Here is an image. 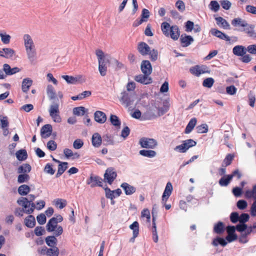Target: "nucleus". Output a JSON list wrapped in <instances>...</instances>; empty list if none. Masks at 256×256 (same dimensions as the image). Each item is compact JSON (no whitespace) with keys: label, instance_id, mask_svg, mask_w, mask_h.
<instances>
[{"label":"nucleus","instance_id":"nucleus-2","mask_svg":"<svg viewBox=\"0 0 256 256\" xmlns=\"http://www.w3.org/2000/svg\"><path fill=\"white\" fill-rule=\"evenodd\" d=\"M96 54L98 59L99 72L102 76H104L106 75L107 71L106 63L110 62L112 58L110 55L104 54L100 50H96Z\"/></svg>","mask_w":256,"mask_h":256},{"label":"nucleus","instance_id":"nucleus-27","mask_svg":"<svg viewBox=\"0 0 256 256\" xmlns=\"http://www.w3.org/2000/svg\"><path fill=\"white\" fill-rule=\"evenodd\" d=\"M46 92L50 100H54L56 98V92L54 87L51 84H48L46 88Z\"/></svg>","mask_w":256,"mask_h":256},{"label":"nucleus","instance_id":"nucleus-3","mask_svg":"<svg viewBox=\"0 0 256 256\" xmlns=\"http://www.w3.org/2000/svg\"><path fill=\"white\" fill-rule=\"evenodd\" d=\"M161 29L164 36H170L174 40L180 37V32L178 27L176 25L170 26L167 22H163L161 24Z\"/></svg>","mask_w":256,"mask_h":256},{"label":"nucleus","instance_id":"nucleus-49","mask_svg":"<svg viewBox=\"0 0 256 256\" xmlns=\"http://www.w3.org/2000/svg\"><path fill=\"white\" fill-rule=\"evenodd\" d=\"M0 37L3 44H6L10 42L11 36L6 32H0Z\"/></svg>","mask_w":256,"mask_h":256},{"label":"nucleus","instance_id":"nucleus-20","mask_svg":"<svg viewBox=\"0 0 256 256\" xmlns=\"http://www.w3.org/2000/svg\"><path fill=\"white\" fill-rule=\"evenodd\" d=\"M52 132V127L50 124H47L43 126L40 130L41 136L43 138H47L49 137Z\"/></svg>","mask_w":256,"mask_h":256},{"label":"nucleus","instance_id":"nucleus-37","mask_svg":"<svg viewBox=\"0 0 256 256\" xmlns=\"http://www.w3.org/2000/svg\"><path fill=\"white\" fill-rule=\"evenodd\" d=\"M30 190L29 186L26 184H22L18 188V192L21 196H26L30 192Z\"/></svg>","mask_w":256,"mask_h":256},{"label":"nucleus","instance_id":"nucleus-12","mask_svg":"<svg viewBox=\"0 0 256 256\" xmlns=\"http://www.w3.org/2000/svg\"><path fill=\"white\" fill-rule=\"evenodd\" d=\"M190 71L192 74H194L198 76H200L201 74L210 72V71L208 67L205 66H194L191 68L190 70Z\"/></svg>","mask_w":256,"mask_h":256},{"label":"nucleus","instance_id":"nucleus-50","mask_svg":"<svg viewBox=\"0 0 256 256\" xmlns=\"http://www.w3.org/2000/svg\"><path fill=\"white\" fill-rule=\"evenodd\" d=\"M30 180V176L28 174H21L18 176V182L20 184L26 182Z\"/></svg>","mask_w":256,"mask_h":256},{"label":"nucleus","instance_id":"nucleus-13","mask_svg":"<svg viewBox=\"0 0 256 256\" xmlns=\"http://www.w3.org/2000/svg\"><path fill=\"white\" fill-rule=\"evenodd\" d=\"M149 76L146 74H139L134 77V80L144 84H150L152 82V79Z\"/></svg>","mask_w":256,"mask_h":256},{"label":"nucleus","instance_id":"nucleus-63","mask_svg":"<svg viewBox=\"0 0 256 256\" xmlns=\"http://www.w3.org/2000/svg\"><path fill=\"white\" fill-rule=\"evenodd\" d=\"M239 218L238 214L236 212H232L230 216V220L233 223H236L239 221Z\"/></svg>","mask_w":256,"mask_h":256},{"label":"nucleus","instance_id":"nucleus-14","mask_svg":"<svg viewBox=\"0 0 256 256\" xmlns=\"http://www.w3.org/2000/svg\"><path fill=\"white\" fill-rule=\"evenodd\" d=\"M102 180L98 176H90V178L87 180V184H90L92 188L96 186H102Z\"/></svg>","mask_w":256,"mask_h":256},{"label":"nucleus","instance_id":"nucleus-42","mask_svg":"<svg viewBox=\"0 0 256 256\" xmlns=\"http://www.w3.org/2000/svg\"><path fill=\"white\" fill-rule=\"evenodd\" d=\"M59 254V249L57 247H53L46 250V254L48 256H58Z\"/></svg>","mask_w":256,"mask_h":256},{"label":"nucleus","instance_id":"nucleus-39","mask_svg":"<svg viewBox=\"0 0 256 256\" xmlns=\"http://www.w3.org/2000/svg\"><path fill=\"white\" fill-rule=\"evenodd\" d=\"M224 230V226L223 222H218L215 224L214 227V232L220 234L222 233Z\"/></svg>","mask_w":256,"mask_h":256},{"label":"nucleus","instance_id":"nucleus-58","mask_svg":"<svg viewBox=\"0 0 256 256\" xmlns=\"http://www.w3.org/2000/svg\"><path fill=\"white\" fill-rule=\"evenodd\" d=\"M44 171L46 174H48L51 175L54 174L55 172V170L52 168V166L50 164H47L46 165Z\"/></svg>","mask_w":256,"mask_h":256},{"label":"nucleus","instance_id":"nucleus-61","mask_svg":"<svg viewBox=\"0 0 256 256\" xmlns=\"http://www.w3.org/2000/svg\"><path fill=\"white\" fill-rule=\"evenodd\" d=\"M236 206L240 210H244L248 206L246 202L244 200H240L237 202Z\"/></svg>","mask_w":256,"mask_h":256},{"label":"nucleus","instance_id":"nucleus-32","mask_svg":"<svg viewBox=\"0 0 256 256\" xmlns=\"http://www.w3.org/2000/svg\"><path fill=\"white\" fill-rule=\"evenodd\" d=\"M31 166L28 164H24L20 166L18 168V174H27L31 170Z\"/></svg>","mask_w":256,"mask_h":256},{"label":"nucleus","instance_id":"nucleus-4","mask_svg":"<svg viewBox=\"0 0 256 256\" xmlns=\"http://www.w3.org/2000/svg\"><path fill=\"white\" fill-rule=\"evenodd\" d=\"M121 96L120 100L124 106L131 108L134 106V102L136 99V95L134 94L124 92L121 93Z\"/></svg>","mask_w":256,"mask_h":256},{"label":"nucleus","instance_id":"nucleus-17","mask_svg":"<svg viewBox=\"0 0 256 256\" xmlns=\"http://www.w3.org/2000/svg\"><path fill=\"white\" fill-rule=\"evenodd\" d=\"M141 70L144 74L150 75L152 72V67L148 60H143L141 64Z\"/></svg>","mask_w":256,"mask_h":256},{"label":"nucleus","instance_id":"nucleus-40","mask_svg":"<svg viewBox=\"0 0 256 256\" xmlns=\"http://www.w3.org/2000/svg\"><path fill=\"white\" fill-rule=\"evenodd\" d=\"M16 157L18 160L22 161L26 159L28 154L25 150H18L16 154Z\"/></svg>","mask_w":256,"mask_h":256},{"label":"nucleus","instance_id":"nucleus-53","mask_svg":"<svg viewBox=\"0 0 256 256\" xmlns=\"http://www.w3.org/2000/svg\"><path fill=\"white\" fill-rule=\"evenodd\" d=\"M234 156L231 154H228L226 156V158L224 159L222 162V166H229L234 158Z\"/></svg>","mask_w":256,"mask_h":256},{"label":"nucleus","instance_id":"nucleus-15","mask_svg":"<svg viewBox=\"0 0 256 256\" xmlns=\"http://www.w3.org/2000/svg\"><path fill=\"white\" fill-rule=\"evenodd\" d=\"M0 56L6 58L12 59L16 56V52L12 48H4L0 50Z\"/></svg>","mask_w":256,"mask_h":256},{"label":"nucleus","instance_id":"nucleus-57","mask_svg":"<svg viewBox=\"0 0 256 256\" xmlns=\"http://www.w3.org/2000/svg\"><path fill=\"white\" fill-rule=\"evenodd\" d=\"M176 6L181 12H183L185 10V4L182 0H178L176 3Z\"/></svg>","mask_w":256,"mask_h":256},{"label":"nucleus","instance_id":"nucleus-5","mask_svg":"<svg viewBox=\"0 0 256 256\" xmlns=\"http://www.w3.org/2000/svg\"><path fill=\"white\" fill-rule=\"evenodd\" d=\"M46 230L48 232H54L56 236L61 235L63 232V228L60 226H58V223L54 222V218H51L46 226Z\"/></svg>","mask_w":256,"mask_h":256},{"label":"nucleus","instance_id":"nucleus-48","mask_svg":"<svg viewBox=\"0 0 256 256\" xmlns=\"http://www.w3.org/2000/svg\"><path fill=\"white\" fill-rule=\"evenodd\" d=\"M56 206L58 207L59 208L62 209L66 205V200L64 199L57 198L54 200Z\"/></svg>","mask_w":256,"mask_h":256},{"label":"nucleus","instance_id":"nucleus-10","mask_svg":"<svg viewBox=\"0 0 256 256\" xmlns=\"http://www.w3.org/2000/svg\"><path fill=\"white\" fill-rule=\"evenodd\" d=\"M62 78L68 84H82L86 80L84 78L82 75H77L75 76L63 75Z\"/></svg>","mask_w":256,"mask_h":256},{"label":"nucleus","instance_id":"nucleus-34","mask_svg":"<svg viewBox=\"0 0 256 256\" xmlns=\"http://www.w3.org/2000/svg\"><path fill=\"white\" fill-rule=\"evenodd\" d=\"M197 120L196 118H192L185 129V133L186 134H190L194 129L196 124Z\"/></svg>","mask_w":256,"mask_h":256},{"label":"nucleus","instance_id":"nucleus-43","mask_svg":"<svg viewBox=\"0 0 256 256\" xmlns=\"http://www.w3.org/2000/svg\"><path fill=\"white\" fill-rule=\"evenodd\" d=\"M73 114L78 116H84L86 112V108L84 106L76 107L73 108Z\"/></svg>","mask_w":256,"mask_h":256},{"label":"nucleus","instance_id":"nucleus-55","mask_svg":"<svg viewBox=\"0 0 256 256\" xmlns=\"http://www.w3.org/2000/svg\"><path fill=\"white\" fill-rule=\"evenodd\" d=\"M210 6V8L215 12L218 11L220 8V5L215 0L211 1Z\"/></svg>","mask_w":256,"mask_h":256},{"label":"nucleus","instance_id":"nucleus-52","mask_svg":"<svg viewBox=\"0 0 256 256\" xmlns=\"http://www.w3.org/2000/svg\"><path fill=\"white\" fill-rule=\"evenodd\" d=\"M214 80L212 78H208L205 79L202 83L204 87L210 88L214 84Z\"/></svg>","mask_w":256,"mask_h":256},{"label":"nucleus","instance_id":"nucleus-44","mask_svg":"<svg viewBox=\"0 0 256 256\" xmlns=\"http://www.w3.org/2000/svg\"><path fill=\"white\" fill-rule=\"evenodd\" d=\"M212 244L214 246H218V244H220L222 246H224L227 244L228 242L224 239L218 237L213 240Z\"/></svg>","mask_w":256,"mask_h":256},{"label":"nucleus","instance_id":"nucleus-8","mask_svg":"<svg viewBox=\"0 0 256 256\" xmlns=\"http://www.w3.org/2000/svg\"><path fill=\"white\" fill-rule=\"evenodd\" d=\"M50 116L53 120L58 123L61 122V118L59 114V104L58 103H54L52 104L48 110Z\"/></svg>","mask_w":256,"mask_h":256},{"label":"nucleus","instance_id":"nucleus-18","mask_svg":"<svg viewBox=\"0 0 256 256\" xmlns=\"http://www.w3.org/2000/svg\"><path fill=\"white\" fill-rule=\"evenodd\" d=\"M106 196L107 198L113 200L114 198L120 196L122 191L120 188L115 190H110V189L106 188L105 189Z\"/></svg>","mask_w":256,"mask_h":256},{"label":"nucleus","instance_id":"nucleus-11","mask_svg":"<svg viewBox=\"0 0 256 256\" xmlns=\"http://www.w3.org/2000/svg\"><path fill=\"white\" fill-rule=\"evenodd\" d=\"M116 176L117 174L114 170L112 168H109L106 170L104 174V180L110 184L116 178Z\"/></svg>","mask_w":256,"mask_h":256},{"label":"nucleus","instance_id":"nucleus-59","mask_svg":"<svg viewBox=\"0 0 256 256\" xmlns=\"http://www.w3.org/2000/svg\"><path fill=\"white\" fill-rule=\"evenodd\" d=\"M152 60L155 61L158 59V52L156 50L153 49L150 50L148 54Z\"/></svg>","mask_w":256,"mask_h":256},{"label":"nucleus","instance_id":"nucleus-25","mask_svg":"<svg viewBox=\"0 0 256 256\" xmlns=\"http://www.w3.org/2000/svg\"><path fill=\"white\" fill-rule=\"evenodd\" d=\"M92 142L94 146L98 148L102 144V137L100 135L98 132L93 134Z\"/></svg>","mask_w":256,"mask_h":256},{"label":"nucleus","instance_id":"nucleus-36","mask_svg":"<svg viewBox=\"0 0 256 256\" xmlns=\"http://www.w3.org/2000/svg\"><path fill=\"white\" fill-rule=\"evenodd\" d=\"M25 224L28 228H33L36 224L35 218L32 215L28 216L24 220Z\"/></svg>","mask_w":256,"mask_h":256},{"label":"nucleus","instance_id":"nucleus-9","mask_svg":"<svg viewBox=\"0 0 256 256\" xmlns=\"http://www.w3.org/2000/svg\"><path fill=\"white\" fill-rule=\"evenodd\" d=\"M139 144L143 148L153 149L158 146V142L155 139L144 137L140 140Z\"/></svg>","mask_w":256,"mask_h":256},{"label":"nucleus","instance_id":"nucleus-38","mask_svg":"<svg viewBox=\"0 0 256 256\" xmlns=\"http://www.w3.org/2000/svg\"><path fill=\"white\" fill-rule=\"evenodd\" d=\"M68 164L67 162H60L58 166V172L56 174V177L60 176L68 168Z\"/></svg>","mask_w":256,"mask_h":256},{"label":"nucleus","instance_id":"nucleus-60","mask_svg":"<svg viewBox=\"0 0 256 256\" xmlns=\"http://www.w3.org/2000/svg\"><path fill=\"white\" fill-rule=\"evenodd\" d=\"M249 104L250 106L254 107V102L256 101L255 95L252 92H250L248 95Z\"/></svg>","mask_w":256,"mask_h":256},{"label":"nucleus","instance_id":"nucleus-47","mask_svg":"<svg viewBox=\"0 0 256 256\" xmlns=\"http://www.w3.org/2000/svg\"><path fill=\"white\" fill-rule=\"evenodd\" d=\"M170 104L168 102H164V106L162 108H158V114L159 116L163 115L165 114L169 109Z\"/></svg>","mask_w":256,"mask_h":256},{"label":"nucleus","instance_id":"nucleus-26","mask_svg":"<svg viewBox=\"0 0 256 256\" xmlns=\"http://www.w3.org/2000/svg\"><path fill=\"white\" fill-rule=\"evenodd\" d=\"M121 187L124 190L126 195H130L136 192V188L128 183L124 182L121 184Z\"/></svg>","mask_w":256,"mask_h":256},{"label":"nucleus","instance_id":"nucleus-51","mask_svg":"<svg viewBox=\"0 0 256 256\" xmlns=\"http://www.w3.org/2000/svg\"><path fill=\"white\" fill-rule=\"evenodd\" d=\"M197 132L199 134L206 133L208 132V126L206 124H202L196 128Z\"/></svg>","mask_w":256,"mask_h":256},{"label":"nucleus","instance_id":"nucleus-35","mask_svg":"<svg viewBox=\"0 0 256 256\" xmlns=\"http://www.w3.org/2000/svg\"><path fill=\"white\" fill-rule=\"evenodd\" d=\"M244 196L246 198H254L256 200V184L253 186L252 190H246Z\"/></svg>","mask_w":256,"mask_h":256},{"label":"nucleus","instance_id":"nucleus-62","mask_svg":"<svg viewBox=\"0 0 256 256\" xmlns=\"http://www.w3.org/2000/svg\"><path fill=\"white\" fill-rule=\"evenodd\" d=\"M37 221L40 224H43L46 222V216L44 214H41L37 216Z\"/></svg>","mask_w":256,"mask_h":256},{"label":"nucleus","instance_id":"nucleus-21","mask_svg":"<svg viewBox=\"0 0 256 256\" xmlns=\"http://www.w3.org/2000/svg\"><path fill=\"white\" fill-rule=\"evenodd\" d=\"M210 32L213 36H214L222 40H224L226 41H230V38L228 36L222 32L216 30V28H212L210 30Z\"/></svg>","mask_w":256,"mask_h":256},{"label":"nucleus","instance_id":"nucleus-16","mask_svg":"<svg viewBox=\"0 0 256 256\" xmlns=\"http://www.w3.org/2000/svg\"><path fill=\"white\" fill-rule=\"evenodd\" d=\"M150 50L148 45L144 42H140L138 46V52L142 56L148 55Z\"/></svg>","mask_w":256,"mask_h":256},{"label":"nucleus","instance_id":"nucleus-46","mask_svg":"<svg viewBox=\"0 0 256 256\" xmlns=\"http://www.w3.org/2000/svg\"><path fill=\"white\" fill-rule=\"evenodd\" d=\"M110 122L111 124L116 126V127H120V120L114 114H111L110 118Z\"/></svg>","mask_w":256,"mask_h":256},{"label":"nucleus","instance_id":"nucleus-33","mask_svg":"<svg viewBox=\"0 0 256 256\" xmlns=\"http://www.w3.org/2000/svg\"><path fill=\"white\" fill-rule=\"evenodd\" d=\"M140 154L144 156L148 157L149 158H152L156 156V151L149 150H142L139 152Z\"/></svg>","mask_w":256,"mask_h":256},{"label":"nucleus","instance_id":"nucleus-24","mask_svg":"<svg viewBox=\"0 0 256 256\" xmlns=\"http://www.w3.org/2000/svg\"><path fill=\"white\" fill-rule=\"evenodd\" d=\"M32 84V80L30 78H24L22 84V90L24 92H27Z\"/></svg>","mask_w":256,"mask_h":256},{"label":"nucleus","instance_id":"nucleus-54","mask_svg":"<svg viewBox=\"0 0 256 256\" xmlns=\"http://www.w3.org/2000/svg\"><path fill=\"white\" fill-rule=\"evenodd\" d=\"M172 184L170 182H168L166 184V185L165 188V189H164L163 194L170 196L172 192Z\"/></svg>","mask_w":256,"mask_h":256},{"label":"nucleus","instance_id":"nucleus-23","mask_svg":"<svg viewBox=\"0 0 256 256\" xmlns=\"http://www.w3.org/2000/svg\"><path fill=\"white\" fill-rule=\"evenodd\" d=\"M246 51L247 48H246L242 46H236L232 49L234 54L238 56H242L244 55Z\"/></svg>","mask_w":256,"mask_h":256},{"label":"nucleus","instance_id":"nucleus-6","mask_svg":"<svg viewBox=\"0 0 256 256\" xmlns=\"http://www.w3.org/2000/svg\"><path fill=\"white\" fill-rule=\"evenodd\" d=\"M18 204L23 207L25 212L28 214H32L36 208L34 202L30 203L26 198L22 197L17 201Z\"/></svg>","mask_w":256,"mask_h":256},{"label":"nucleus","instance_id":"nucleus-30","mask_svg":"<svg viewBox=\"0 0 256 256\" xmlns=\"http://www.w3.org/2000/svg\"><path fill=\"white\" fill-rule=\"evenodd\" d=\"M232 24L234 26H242L244 28L245 26H248V23L247 22L240 18H234L232 21Z\"/></svg>","mask_w":256,"mask_h":256},{"label":"nucleus","instance_id":"nucleus-45","mask_svg":"<svg viewBox=\"0 0 256 256\" xmlns=\"http://www.w3.org/2000/svg\"><path fill=\"white\" fill-rule=\"evenodd\" d=\"M130 228L133 230V235L134 237H137L139 233V224L138 222H134L130 225Z\"/></svg>","mask_w":256,"mask_h":256},{"label":"nucleus","instance_id":"nucleus-31","mask_svg":"<svg viewBox=\"0 0 256 256\" xmlns=\"http://www.w3.org/2000/svg\"><path fill=\"white\" fill-rule=\"evenodd\" d=\"M243 30L249 36L252 38H256V32L254 30V26L252 25H249L248 24V26H245Z\"/></svg>","mask_w":256,"mask_h":256},{"label":"nucleus","instance_id":"nucleus-19","mask_svg":"<svg viewBox=\"0 0 256 256\" xmlns=\"http://www.w3.org/2000/svg\"><path fill=\"white\" fill-rule=\"evenodd\" d=\"M94 118L95 120L99 124H104L106 120V114L101 111H96L94 114Z\"/></svg>","mask_w":256,"mask_h":256},{"label":"nucleus","instance_id":"nucleus-1","mask_svg":"<svg viewBox=\"0 0 256 256\" xmlns=\"http://www.w3.org/2000/svg\"><path fill=\"white\" fill-rule=\"evenodd\" d=\"M23 40L28 58L32 64H34L36 60V52L33 40L30 34H24Z\"/></svg>","mask_w":256,"mask_h":256},{"label":"nucleus","instance_id":"nucleus-22","mask_svg":"<svg viewBox=\"0 0 256 256\" xmlns=\"http://www.w3.org/2000/svg\"><path fill=\"white\" fill-rule=\"evenodd\" d=\"M180 40L182 46L184 47L188 46L194 41L192 36L186 34H182L180 36Z\"/></svg>","mask_w":256,"mask_h":256},{"label":"nucleus","instance_id":"nucleus-28","mask_svg":"<svg viewBox=\"0 0 256 256\" xmlns=\"http://www.w3.org/2000/svg\"><path fill=\"white\" fill-rule=\"evenodd\" d=\"M216 24L219 26L224 29L230 30V24L228 22L222 17H218L216 18Z\"/></svg>","mask_w":256,"mask_h":256},{"label":"nucleus","instance_id":"nucleus-56","mask_svg":"<svg viewBox=\"0 0 256 256\" xmlns=\"http://www.w3.org/2000/svg\"><path fill=\"white\" fill-rule=\"evenodd\" d=\"M84 145V142L80 139L76 140L73 143V146L75 149H80Z\"/></svg>","mask_w":256,"mask_h":256},{"label":"nucleus","instance_id":"nucleus-29","mask_svg":"<svg viewBox=\"0 0 256 256\" xmlns=\"http://www.w3.org/2000/svg\"><path fill=\"white\" fill-rule=\"evenodd\" d=\"M232 179V176L230 174L226 175L219 180L218 184L222 186H226Z\"/></svg>","mask_w":256,"mask_h":256},{"label":"nucleus","instance_id":"nucleus-41","mask_svg":"<svg viewBox=\"0 0 256 256\" xmlns=\"http://www.w3.org/2000/svg\"><path fill=\"white\" fill-rule=\"evenodd\" d=\"M46 244L50 247H55L54 246L56 244L57 239L54 236H48L46 238Z\"/></svg>","mask_w":256,"mask_h":256},{"label":"nucleus","instance_id":"nucleus-64","mask_svg":"<svg viewBox=\"0 0 256 256\" xmlns=\"http://www.w3.org/2000/svg\"><path fill=\"white\" fill-rule=\"evenodd\" d=\"M250 216L248 214H242L239 218V222L240 223H244L248 222L249 220Z\"/></svg>","mask_w":256,"mask_h":256},{"label":"nucleus","instance_id":"nucleus-7","mask_svg":"<svg viewBox=\"0 0 256 256\" xmlns=\"http://www.w3.org/2000/svg\"><path fill=\"white\" fill-rule=\"evenodd\" d=\"M196 142L193 140L188 139L184 140L181 144L176 146L174 150L179 152H186L190 148L195 146Z\"/></svg>","mask_w":256,"mask_h":256}]
</instances>
